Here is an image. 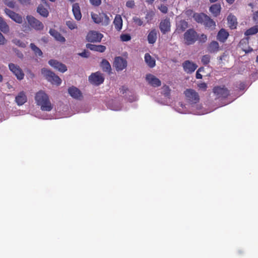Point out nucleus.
Instances as JSON below:
<instances>
[{
    "mask_svg": "<svg viewBox=\"0 0 258 258\" xmlns=\"http://www.w3.org/2000/svg\"><path fill=\"white\" fill-rule=\"evenodd\" d=\"M35 100L37 105L40 106L42 111H50L53 108L49 97L44 92L40 91L38 92L35 96Z\"/></svg>",
    "mask_w": 258,
    "mask_h": 258,
    "instance_id": "nucleus-1",
    "label": "nucleus"
},
{
    "mask_svg": "<svg viewBox=\"0 0 258 258\" xmlns=\"http://www.w3.org/2000/svg\"><path fill=\"white\" fill-rule=\"evenodd\" d=\"M193 18L198 23L203 24L206 29L213 30L216 27L215 22L207 15L201 13H195Z\"/></svg>",
    "mask_w": 258,
    "mask_h": 258,
    "instance_id": "nucleus-2",
    "label": "nucleus"
},
{
    "mask_svg": "<svg viewBox=\"0 0 258 258\" xmlns=\"http://www.w3.org/2000/svg\"><path fill=\"white\" fill-rule=\"evenodd\" d=\"M41 73L45 77L46 79L52 84L59 85L61 84V79L58 76L55 75L54 73L45 68L41 70Z\"/></svg>",
    "mask_w": 258,
    "mask_h": 258,
    "instance_id": "nucleus-3",
    "label": "nucleus"
},
{
    "mask_svg": "<svg viewBox=\"0 0 258 258\" xmlns=\"http://www.w3.org/2000/svg\"><path fill=\"white\" fill-rule=\"evenodd\" d=\"M213 93L218 98H227L230 95V91L225 86H217L213 88Z\"/></svg>",
    "mask_w": 258,
    "mask_h": 258,
    "instance_id": "nucleus-4",
    "label": "nucleus"
},
{
    "mask_svg": "<svg viewBox=\"0 0 258 258\" xmlns=\"http://www.w3.org/2000/svg\"><path fill=\"white\" fill-rule=\"evenodd\" d=\"M198 38L197 32L193 29L187 30L184 34V39L185 43L186 45H191L194 44Z\"/></svg>",
    "mask_w": 258,
    "mask_h": 258,
    "instance_id": "nucleus-5",
    "label": "nucleus"
},
{
    "mask_svg": "<svg viewBox=\"0 0 258 258\" xmlns=\"http://www.w3.org/2000/svg\"><path fill=\"white\" fill-rule=\"evenodd\" d=\"M184 94L186 100L190 103H197L200 100L198 93L193 89H187L184 91Z\"/></svg>",
    "mask_w": 258,
    "mask_h": 258,
    "instance_id": "nucleus-6",
    "label": "nucleus"
},
{
    "mask_svg": "<svg viewBox=\"0 0 258 258\" xmlns=\"http://www.w3.org/2000/svg\"><path fill=\"white\" fill-rule=\"evenodd\" d=\"M29 25L36 30H42L44 28L43 24L40 21L32 16H27L26 17Z\"/></svg>",
    "mask_w": 258,
    "mask_h": 258,
    "instance_id": "nucleus-7",
    "label": "nucleus"
},
{
    "mask_svg": "<svg viewBox=\"0 0 258 258\" xmlns=\"http://www.w3.org/2000/svg\"><path fill=\"white\" fill-rule=\"evenodd\" d=\"M126 60L121 56H116L114 58L113 66L117 71H121L127 67Z\"/></svg>",
    "mask_w": 258,
    "mask_h": 258,
    "instance_id": "nucleus-8",
    "label": "nucleus"
},
{
    "mask_svg": "<svg viewBox=\"0 0 258 258\" xmlns=\"http://www.w3.org/2000/svg\"><path fill=\"white\" fill-rule=\"evenodd\" d=\"M103 34L96 31H90L87 34L86 40L90 42H99L103 38Z\"/></svg>",
    "mask_w": 258,
    "mask_h": 258,
    "instance_id": "nucleus-9",
    "label": "nucleus"
},
{
    "mask_svg": "<svg viewBox=\"0 0 258 258\" xmlns=\"http://www.w3.org/2000/svg\"><path fill=\"white\" fill-rule=\"evenodd\" d=\"M104 78L102 76V74L99 72H96L92 74L89 77V82L95 85H99L103 83L104 82Z\"/></svg>",
    "mask_w": 258,
    "mask_h": 258,
    "instance_id": "nucleus-10",
    "label": "nucleus"
},
{
    "mask_svg": "<svg viewBox=\"0 0 258 258\" xmlns=\"http://www.w3.org/2000/svg\"><path fill=\"white\" fill-rule=\"evenodd\" d=\"M9 68L10 70L16 76L18 80H21L23 79L24 74L19 66L10 63L9 64Z\"/></svg>",
    "mask_w": 258,
    "mask_h": 258,
    "instance_id": "nucleus-11",
    "label": "nucleus"
},
{
    "mask_svg": "<svg viewBox=\"0 0 258 258\" xmlns=\"http://www.w3.org/2000/svg\"><path fill=\"white\" fill-rule=\"evenodd\" d=\"M171 24L168 18L161 20L159 24V28L163 34H165L170 31Z\"/></svg>",
    "mask_w": 258,
    "mask_h": 258,
    "instance_id": "nucleus-12",
    "label": "nucleus"
},
{
    "mask_svg": "<svg viewBox=\"0 0 258 258\" xmlns=\"http://www.w3.org/2000/svg\"><path fill=\"white\" fill-rule=\"evenodd\" d=\"M146 80L151 86L154 87H159L161 85V81L151 74L146 75Z\"/></svg>",
    "mask_w": 258,
    "mask_h": 258,
    "instance_id": "nucleus-13",
    "label": "nucleus"
},
{
    "mask_svg": "<svg viewBox=\"0 0 258 258\" xmlns=\"http://www.w3.org/2000/svg\"><path fill=\"white\" fill-rule=\"evenodd\" d=\"M49 64L54 69L58 70L61 73H64L67 70L66 66L58 61L51 59L48 61Z\"/></svg>",
    "mask_w": 258,
    "mask_h": 258,
    "instance_id": "nucleus-14",
    "label": "nucleus"
},
{
    "mask_svg": "<svg viewBox=\"0 0 258 258\" xmlns=\"http://www.w3.org/2000/svg\"><path fill=\"white\" fill-rule=\"evenodd\" d=\"M182 67L184 70L188 73H191L194 72L197 68V66L196 63L189 60L185 61L182 63Z\"/></svg>",
    "mask_w": 258,
    "mask_h": 258,
    "instance_id": "nucleus-15",
    "label": "nucleus"
},
{
    "mask_svg": "<svg viewBox=\"0 0 258 258\" xmlns=\"http://www.w3.org/2000/svg\"><path fill=\"white\" fill-rule=\"evenodd\" d=\"M229 34L228 32L224 28L221 29L217 33V39L222 43H224L227 39Z\"/></svg>",
    "mask_w": 258,
    "mask_h": 258,
    "instance_id": "nucleus-16",
    "label": "nucleus"
},
{
    "mask_svg": "<svg viewBox=\"0 0 258 258\" xmlns=\"http://www.w3.org/2000/svg\"><path fill=\"white\" fill-rule=\"evenodd\" d=\"M27 101V97L24 91H21L15 97V101L18 105H23Z\"/></svg>",
    "mask_w": 258,
    "mask_h": 258,
    "instance_id": "nucleus-17",
    "label": "nucleus"
},
{
    "mask_svg": "<svg viewBox=\"0 0 258 258\" xmlns=\"http://www.w3.org/2000/svg\"><path fill=\"white\" fill-rule=\"evenodd\" d=\"M69 94L74 98L80 99L82 97V93L80 90L76 87L72 86L68 89Z\"/></svg>",
    "mask_w": 258,
    "mask_h": 258,
    "instance_id": "nucleus-18",
    "label": "nucleus"
},
{
    "mask_svg": "<svg viewBox=\"0 0 258 258\" xmlns=\"http://www.w3.org/2000/svg\"><path fill=\"white\" fill-rule=\"evenodd\" d=\"M72 11L75 19L79 21L81 19L82 14L78 3H75L72 6Z\"/></svg>",
    "mask_w": 258,
    "mask_h": 258,
    "instance_id": "nucleus-19",
    "label": "nucleus"
},
{
    "mask_svg": "<svg viewBox=\"0 0 258 258\" xmlns=\"http://www.w3.org/2000/svg\"><path fill=\"white\" fill-rule=\"evenodd\" d=\"M208 51L211 53H216L220 50L219 44L216 41H211L207 47Z\"/></svg>",
    "mask_w": 258,
    "mask_h": 258,
    "instance_id": "nucleus-20",
    "label": "nucleus"
},
{
    "mask_svg": "<svg viewBox=\"0 0 258 258\" xmlns=\"http://www.w3.org/2000/svg\"><path fill=\"white\" fill-rule=\"evenodd\" d=\"M86 47L91 50L103 52L106 50V46L102 45H95L90 43L86 44Z\"/></svg>",
    "mask_w": 258,
    "mask_h": 258,
    "instance_id": "nucleus-21",
    "label": "nucleus"
},
{
    "mask_svg": "<svg viewBox=\"0 0 258 258\" xmlns=\"http://www.w3.org/2000/svg\"><path fill=\"white\" fill-rule=\"evenodd\" d=\"M49 34L53 36L57 41L60 42H64L65 38L61 34L55 29H50L49 31Z\"/></svg>",
    "mask_w": 258,
    "mask_h": 258,
    "instance_id": "nucleus-22",
    "label": "nucleus"
},
{
    "mask_svg": "<svg viewBox=\"0 0 258 258\" xmlns=\"http://www.w3.org/2000/svg\"><path fill=\"white\" fill-rule=\"evenodd\" d=\"M228 24L231 29H235L237 25V18L233 15L230 14L227 17Z\"/></svg>",
    "mask_w": 258,
    "mask_h": 258,
    "instance_id": "nucleus-23",
    "label": "nucleus"
},
{
    "mask_svg": "<svg viewBox=\"0 0 258 258\" xmlns=\"http://www.w3.org/2000/svg\"><path fill=\"white\" fill-rule=\"evenodd\" d=\"M157 38V30L155 29H153L150 31L149 33L147 39L149 43L154 44L156 41Z\"/></svg>",
    "mask_w": 258,
    "mask_h": 258,
    "instance_id": "nucleus-24",
    "label": "nucleus"
},
{
    "mask_svg": "<svg viewBox=\"0 0 258 258\" xmlns=\"http://www.w3.org/2000/svg\"><path fill=\"white\" fill-rule=\"evenodd\" d=\"M113 24L115 27V29L119 31L122 29V19L120 15H116L113 21Z\"/></svg>",
    "mask_w": 258,
    "mask_h": 258,
    "instance_id": "nucleus-25",
    "label": "nucleus"
},
{
    "mask_svg": "<svg viewBox=\"0 0 258 258\" xmlns=\"http://www.w3.org/2000/svg\"><path fill=\"white\" fill-rule=\"evenodd\" d=\"M221 6L220 4H214L210 8V11L214 17H217L220 14Z\"/></svg>",
    "mask_w": 258,
    "mask_h": 258,
    "instance_id": "nucleus-26",
    "label": "nucleus"
},
{
    "mask_svg": "<svg viewBox=\"0 0 258 258\" xmlns=\"http://www.w3.org/2000/svg\"><path fill=\"white\" fill-rule=\"evenodd\" d=\"M91 15L92 19L95 23L99 24L103 22V16H104V13L96 14L92 13Z\"/></svg>",
    "mask_w": 258,
    "mask_h": 258,
    "instance_id": "nucleus-27",
    "label": "nucleus"
},
{
    "mask_svg": "<svg viewBox=\"0 0 258 258\" xmlns=\"http://www.w3.org/2000/svg\"><path fill=\"white\" fill-rule=\"evenodd\" d=\"M145 61L150 68H153L155 66V60L148 53L145 55Z\"/></svg>",
    "mask_w": 258,
    "mask_h": 258,
    "instance_id": "nucleus-28",
    "label": "nucleus"
},
{
    "mask_svg": "<svg viewBox=\"0 0 258 258\" xmlns=\"http://www.w3.org/2000/svg\"><path fill=\"white\" fill-rule=\"evenodd\" d=\"M37 12L42 17L46 18L48 16L49 12L47 9L43 5L40 4L38 6Z\"/></svg>",
    "mask_w": 258,
    "mask_h": 258,
    "instance_id": "nucleus-29",
    "label": "nucleus"
},
{
    "mask_svg": "<svg viewBox=\"0 0 258 258\" xmlns=\"http://www.w3.org/2000/svg\"><path fill=\"white\" fill-rule=\"evenodd\" d=\"M0 30L4 33H7L9 32L10 29L8 25L4 20L0 17Z\"/></svg>",
    "mask_w": 258,
    "mask_h": 258,
    "instance_id": "nucleus-30",
    "label": "nucleus"
},
{
    "mask_svg": "<svg viewBox=\"0 0 258 258\" xmlns=\"http://www.w3.org/2000/svg\"><path fill=\"white\" fill-rule=\"evenodd\" d=\"M101 67L104 72L110 73L111 70L109 62L105 59H103L101 62Z\"/></svg>",
    "mask_w": 258,
    "mask_h": 258,
    "instance_id": "nucleus-31",
    "label": "nucleus"
},
{
    "mask_svg": "<svg viewBox=\"0 0 258 258\" xmlns=\"http://www.w3.org/2000/svg\"><path fill=\"white\" fill-rule=\"evenodd\" d=\"M258 32V25H255L248 29L244 33L246 36L252 35L256 34Z\"/></svg>",
    "mask_w": 258,
    "mask_h": 258,
    "instance_id": "nucleus-32",
    "label": "nucleus"
},
{
    "mask_svg": "<svg viewBox=\"0 0 258 258\" xmlns=\"http://www.w3.org/2000/svg\"><path fill=\"white\" fill-rule=\"evenodd\" d=\"M30 47L31 49L34 51L35 54L39 56H41L43 54L42 51L39 48L36 46L34 43H31Z\"/></svg>",
    "mask_w": 258,
    "mask_h": 258,
    "instance_id": "nucleus-33",
    "label": "nucleus"
},
{
    "mask_svg": "<svg viewBox=\"0 0 258 258\" xmlns=\"http://www.w3.org/2000/svg\"><path fill=\"white\" fill-rule=\"evenodd\" d=\"M188 27V23L185 20H181L179 22L178 28L181 30V32H183Z\"/></svg>",
    "mask_w": 258,
    "mask_h": 258,
    "instance_id": "nucleus-34",
    "label": "nucleus"
},
{
    "mask_svg": "<svg viewBox=\"0 0 258 258\" xmlns=\"http://www.w3.org/2000/svg\"><path fill=\"white\" fill-rule=\"evenodd\" d=\"M162 93L166 97H169L170 96L171 89L167 85H163L162 88Z\"/></svg>",
    "mask_w": 258,
    "mask_h": 258,
    "instance_id": "nucleus-35",
    "label": "nucleus"
},
{
    "mask_svg": "<svg viewBox=\"0 0 258 258\" xmlns=\"http://www.w3.org/2000/svg\"><path fill=\"white\" fill-rule=\"evenodd\" d=\"M17 23L21 24L23 22V18L19 14L15 13L11 18Z\"/></svg>",
    "mask_w": 258,
    "mask_h": 258,
    "instance_id": "nucleus-36",
    "label": "nucleus"
},
{
    "mask_svg": "<svg viewBox=\"0 0 258 258\" xmlns=\"http://www.w3.org/2000/svg\"><path fill=\"white\" fill-rule=\"evenodd\" d=\"M12 42L20 47L25 48L26 46L25 42L17 38L13 39Z\"/></svg>",
    "mask_w": 258,
    "mask_h": 258,
    "instance_id": "nucleus-37",
    "label": "nucleus"
},
{
    "mask_svg": "<svg viewBox=\"0 0 258 258\" xmlns=\"http://www.w3.org/2000/svg\"><path fill=\"white\" fill-rule=\"evenodd\" d=\"M201 61L204 65L208 64L210 61V56L209 55H204L202 56Z\"/></svg>",
    "mask_w": 258,
    "mask_h": 258,
    "instance_id": "nucleus-38",
    "label": "nucleus"
},
{
    "mask_svg": "<svg viewBox=\"0 0 258 258\" xmlns=\"http://www.w3.org/2000/svg\"><path fill=\"white\" fill-rule=\"evenodd\" d=\"M134 23L138 26H141L143 25V21L141 19L138 17H134L133 18Z\"/></svg>",
    "mask_w": 258,
    "mask_h": 258,
    "instance_id": "nucleus-39",
    "label": "nucleus"
},
{
    "mask_svg": "<svg viewBox=\"0 0 258 258\" xmlns=\"http://www.w3.org/2000/svg\"><path fill=\"white\" fill-rule=\"evenodd\" d=\"M66 24H67V26L71 30L75 29L77 28V25L75 23V22H74L73 21H67Z\"/></svg>",
    "mask_w": 258,
    "mask_h": 258,
    "instance_id": "nucleus-40",
    "label": "nucleus"
},
{
    "mask_svg": "<svg viewBox=\"0 0 258 258\" xmlns=\"http://www.w3.org/2000/svg\"><path fill=\"white\" fill-rule=\"evenodd\" d=\"M4 3L10 8H14L15 7V3L12 1L4 0Z\"/></svg>",
    "mask_w": 258,
    "mask_h": 258,
    "instance_id": "nucleus-41",
    "label": "nucleus"
},
{
    "mask_svg": "<svg viewBox=\"0 0 258 258\" xmlns=\"http://www.w3.org/2000/svg\"><path fill=\"white\" fill-rule=\"evenodd\" d=\"M120 39L122 41H128L131 39V36L128 34H123L120 35Z\"/></svg>",
    "mask_w": 258,
    "mask_h": 258,
    "instance_id": "nucleus-42",
    "label": "nucleus"
},
{
    "mask_svg": "<svg viewBox=\"0 0 258 258\" xmlns=\"http://www.w3.org/2000/svg\"><path fill=\"white\" fill-rule=\"evenodd\" d=\"M159 10L163 14H166L168 12V8L166 5L161 4L158 7Z\"/></svg>",
    "mask_w": 258,
    "mask_h": 258,
    "instance_id": "nucleus-43",
    "label": "nucleus"
},
{
    "mask_svg": "<svg viewBox=\"0 0 258 258\" xmlns=\"http://www.w3.org/2000/svg\"><path fill=\"white\" fill-rule=\"evenodd\" d=\"M4 11L6 15L8 16L10 18H11L15 13V12L8 8H6Z\"/></svg>",
    "mask_w": 258,
    "mask_h": 258,
    "instance_id": "nucleus-44",
    "label": "nucleus"
},
{
    "mask_svg": "<svg viewBox=\"0 0 258 258\" xmlns=\"http://www.w3.org/2000/svg\"><path fill=\"white\" fill-rule=\"evenodd\" d=\"M7 42V39L0 32V45H5V44H6Z\"/></svg>",
    "mask_w": 258,
    "mask_h": 258,
    "instance_id": "nucleus-45",
    "label": "nucleus"
},
{
    "mask_svg": "<svg viewBox=\"0 0 258 258\" xmlns=\"http://www.w3.org/2000/svg\"><path fill=\"white\" fill-rule=\"evenodd\" d=\"M198 87L202 90L203 91H205L207 90V84L205 83H201L198 84Z\"/></svg>",
    "mask_w": 258,
    "mask_h": 258,
    "instance_id": "nucleus-46",
    "label": "nucleus"
},
{
    "mask_svg": "<svg viewBox=\"0 0 258 258\" xmlns=\"http://www.w3.org/2000/svg\"><path fill=\"white\" fill-rule=\"evenodd\" d=\"M135 6V2L133 0L128 1L126 3V6L129 8H133Z\"/></svg>",
    "mask_w": 258,
    "mask_h": 258,
    "instance_id": "nucleus-47",
    "label": "nucleus"
},
{
    "mask_svg": "<svg viewBox=\"0 0 258 258\" xmlns=\"http://www.w3.org/2000/svg\"><path fill=\"white\" fill-rule=\"evenodd\" d=\"M199 40L200 42L204 43L207 40V36L204 34H202L200 36Z\"/></svg>",
    "mask_w": 258,
    "mask_h": 258,
    "instance_id": "nucleus-48",
    "label": "nucleus"
},
{
    "mask_svg": "<svg viewBox=\"0 0 258 258\" xmlns=\"http://www.w3.org/2000/svg\"><path fill=\"white\" fill-rule=\"evenodd\" d=\"M90 2L94 6H99L101 3V0H90Z\"/></svg>",
    "mask_w": 258,
    "mask_h": 258,
    "instance_id": "nucleus-49",
    "label": "nucleus"
},
{
    "mask_svg": "<svg viewBox=\"0 0 258 258\" xmlns=\"http://www.w3.org/2000/svg\"><path fill=\"white\" fill-rule=\"evenodd\" d=\"M252 19L256 24H258V11L253 13Z\"/></svg>",
    "mask_w": 258,
    "mask_h": 258,
    "instance_id": "nucleus-50",
    "label": "nucleus"
},
{
    "mask_svg": "<svg viewBox=\"0 0 258 258\" xmlns=\"http://www.w3.org/2000/svg\"><path fill=\"white\" fill-rule=\"evenodd\" d=\"M18 2L22 5L28 6L30 4L31 0H18Z\"/></svg>",
    "mask_w": 258,
    "mask_h": 258,
    "instance_id": "nucleus-51",
    "label": "nucleus"
},
{
    "mask_svg": "<svg viewBox=\"0 0 258 258\" xmlns=\"http://www.w3.org/2000/svg\"><path fill=\"white\" fill-rule=\"evenodd\" d=\"M201 70H204V68H200L198 69V70L196 72V78L198 79H200L202 78V75L200 73L201 72Z\"/></svg>",
    "mask_w": 258,
    "mask_h": 258,
    "instance_id": "nucleus-52",
    "label": "nucleus"
},
{
    "mask_svg": "<svg viewBox=\"0 0 258 258\" xmlns=\"http://www.w3.org/2000/svg\"><path fill=\"white\" fill-rule=\"evenodd\" d=\"M104 19V24L105 25H107L109 23V18L108 16L104 14V16H103V20Z\"/></svg>",
    "mask_w": 258,
    "mask_h": 258,
    "instance_id": "nucleus-53",
    "label": "nucleus"
},
{
    "mask_svg": "<svg viewBox=\"0 0 258 258\" xmlns=\"http://www.w3.org/2000/svg\"><path fill=\"white\" fill-rule=\"evenodd\" d=\"M79 55L81 56L82 57L86 58L88 57L89 56L88 52H87L86 50H85L83 52L79 53Z\"/></svg>",
    "mask_w": 258,
    "mask_h": 258,
    "instance_id": "nucleus-54",
    "label": "nucleus"
},
{
    "mask_svg": "<svg viewBox=\"0 0 258 258\" xmlns=\"http://www.w3.org/2000/svg\"><path fill=\"white\" fill-rule=\"evenodd\" d=\"M245 84L244 83H240L239 85V89L241 90H243L245 89Z\"/></svg>",
    "mask_w": 258,
    "mask_h": 258,
    "instance_id": "nucleus-55",
    "label": "nucleus"
},
{
    "mask_svg": "<svg viewBox=\"0 0 258 258\" xmlns=\"http://www.w3.org/2000/svg\"><path fill=\"white\" fill-rule=\"evenodd\" d=\"M127 88L125 87L124 86H122L120 89V92L121 93H122V94H124L126 91L127 90Z\"/></svg>",
    "mask_w": 258,
    "mask_h": 258,
    "instance_id": "nucleus-56",
    "label": "nucleus"
},
{
    "mask_svg": "<svg viewBox=\"0 0 258 258\" xmlns=\"http://www.w3.org/2000/svg\"><path fill=\"white\" fill-rule=\"evenodd\" d=\"M17 55L18 57H19V58H23V53L19 51L18 50H17Z\"/></svg>",
    "mask_w": 258,
    "mask_h": 258,
    "instance_id": "nucleus-57",
    "label": "nucleus"
},
{
    "mask_svg": "<svg viewBox=\"0 0 258 258\" xmlns=\"http://www.w3.org/2000/svg\"><path fill=\"white\" fill-rule=\"evenodd\" d=\"M226 2L229 4V5H232L233 4L234 2H235V0H225Z\"/></svg>",
    "mask_w": 258,
    "mask_h": 258,
    "instance_id": "nucleus-58",
    "label": "nucleus"
},
{
    "mask_svg": "<svg viewBox=\"0 0 258 258\" xmlns=\"http://www.w3.org/2000/svg\"><path fill=\"white\" fill-rule=\"evenodd\" d=\"M244 51H245V53H248L252 51H253V49H252V48H250L248 49L244 50Z\"/></svg>",
    "mask_w": 258,
    "mask_h": 258,
    "instance_id": "nucleus-59",
    "label": "nucleus"
},
{
    "mask_svg": "<svg viewBox=\"0 0 258 258\" xmlns=\"http://www.w3.org/2000/svg\"><path fill=\"white\" fill-rule=\"evenodd\" d=\"M155 0H146V2L148 4H153Z\"/></svg>",
    "mask_w": 258,
    "mask_h": 258,
    "instance_id": "nucleus-60",
    "label": "nucleus"
},
{
    "mask_svg": "<svg viewBox=\"0 0 258 258\" xmlns=\"http://www.w3.org/2000/svg\"><path fill=\"white\" fill-rule=\"evenodd\" d=\"M224 56V55H222L219 57V60H222L223 59V57Z\"/></svg>",
    "mask_w": 258,
    "mask_h": 258,
    "instance_id": "nucleus-61",
    "label": "nucleus"
},
{
    "mask_svg": "<svg viewBox=\"0 0 258 258\" xmlns=\"http://www.w3.org/2000/svg\"><path fill=\"white\" fill-rule=\"evenodd\" d=\"M218 0H209V1L211 2V3H215L216 2H217Z\"/></svg>",
    "mask_w": 258,
    "mask_h": 258,
    "instance_id": "nucleus-62",
    "label": "nucleus"
},
{
    "mask_svg": "<svg viewBox=\"0 0 258 258\" xmlns=\"http://www.w3.org/2000/svg\"><path fill=\"white\" fill-rule=\"evenodd\" d=\"M3 81V76L0 74V82Z\"/></svg>",
    "mask_w": 258,
    "mask_h": 258,
    "instance_id": "nucleus-63",
    "label": "nucleus"
},
{
    "mask_svg": "<svg viewBox=\"0 0 258 258\" xmlns=\"http://www.w3.org/2000/svg\"><path fill=\"white\" fill-rule=\"evenodd\" d=\"M256 61L258 63V55L256 57Z\"/></svg>",
    "mask_w": 258,
    "mask_h": 258,
    "instance_id": "nucleus-64",
    "label": "nucleus"
}]
</instances>
